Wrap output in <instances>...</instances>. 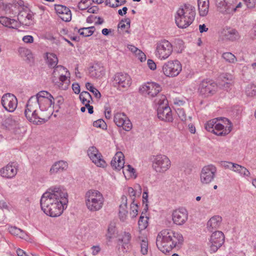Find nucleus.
<instances>
[{"mask_svg": "<svg viewBox=\"0 0 256 256\" xmlns=\"http://www.w3.org/2000/svg\"><path fill=\"white\" fill-rule=\"evenodd\" d=\"M68 197L67 192L62 188H50L41 197V208L48 216H58L67 207Z\"/></svg>", "mask_w": 256, "mask_h": 256, "instance_id": "obj_1", "label": "nucleus"}, {"mask_svg": "<svg viewBox=\"0 0 256 256\" xmlns=\"http://www.w3.org/2000/svg\"><path fill=\"white\" fill-rule=\"evenodd\" d=\"M54 104V98L50 93L47 91H40L36 96H32L29 98L24 111L25 116L30 122L40 124L44 122V120L38 116L36 113L38 107L42 111H46Z\"/></svg>", "mask_w": 256, "mask_h": 256, "instance_id": "obj_2", "label": "nucleus"}, {"mask_svg": "<svg viewBox=\"0 0 256 256\" xmlns=\"http://www.w3.org/2000/svg\"><path fill=\"white\" fill-rule=\"evenodd\" d=\"M184 238L181 234L171 230H164L160 232L156 240V244L164 254L169 252L174 248H180Z\"/></svg>", "mask_w": 256, "mask_h": 256, "instance_id": "obj_3", "label": "nucleus"}, {"mask_svg": "<svg viewBox=\"0 0 256 256\" xmlns=\"http://www.w3.org/2000/svg\"><path fill=\"white\" fill-rule=\"evenodd\" d=\"M196 14L195 7L190 4H186L177 10L175 15L176 24L180 28H186L194 22Z\"/></svg>", "mask_w": 256, "mask_h": 256, "instance_id": "obj_4", "label": "nucleus"}, {"mask_svg": "<svg viewBox=\"0 0 256 256\" xmlns=\"http://www.w3.org/2000/svg\"><path fill=\"white\" fill-rule=\"evenodd\" d=\"M104 198L98 190H90L85 195V203L87 208L91 212L98 211L103 206Z\"/></svg>", "mask_w": 256, "mask_h": 256, "instance_id": "obj_5", "label": "nucleus"}, {"mask_svg": "<svg viewBox=\"0 0 256 256\" xmlns=\"http://www.w3.org/2000/svg\"><path fill=\"white\" fill-rule=\"evenodd\" d=\"M173 52L172 46L166 40H162L157 42L154 54L160 60L167 59Z\"/></svg>", "mask_w": 256, "mask_h": 256, "instance_id": "obj_6", "label": "nucleus"}, {"mask_svg": "<svg viewBox=\"0 0 256 256\" xmlns=\"http://www.w3.org/2000/svg\"><path fill=\"white\" fill-rule=\"evenodd\" d=\"M112 86L120 91H124L132 84L130 76L126 73L118 72L114 75L112 80Z\"/></svg>", "mask_w": 256, "mask_h": 256, "instance_id": "obj_7", "label": "nucleus"}, {"mask_svg": "<svg viewBox=\"0 0 256 256\" xmlns=\"http://www.w3.org/2000/svg\"><path fill=\"white\" fill-rule=\"evenodd\" d=\"M182 70V64L178 60L168 61L162 66L163 74L166 76L170 78L178 76Z\"/></svg>", "mask_w": 256, "mask_h": 256, "instance_id": "obj_8", "label": "nucleus"}, {"mask_svg": "<svg viewBox=\"0 0 256 256\" xmlns=\"http://www.w3.org/2000/svg\"><path fill=\"white\" fill-rule=\"evenodd\" d=\"M216 119L213 133L218 136H226L232 130V124L230 121L225 118Z\"/></svg>", "mask_w": 256, "mask_h": 256, "instance_id": "obj_9", "label": "nucleus"}, {"mask_svg": "<svg viewBox=\"0 0 256 256\" xmlns=\"http://www.w3.org/2000/svg\"><path fill=\"white\" fill-rule=\"evenodd\" d=\"M217 90L216 84L212 80H204L200 84L198 92L203 98L210 96L214 94Z\"/></svg>", "mask_w": 256, "mask_h": 256, "instance_id": "obj_10", "label": "nucleus"}, {"mask_svg": "<svg viewBox=\"0 0 256 256\" xmlns=\"http://www.w3.org/2000/svg\"><path fill=\"white\" fill-rule=\"evenodd\" d=\"M171 162L165 155L159 154L154 156L152 162V168L157 172L163 173L168 170Z\"/></svg>", "mask_w": 256, "mask_h": 256, "instance_id": "obj_11", "label": "nucleus"}, {"mask_svg": "<svg viewBox=\"0 0 256 256\" xmlns=\"http://www.w3.org/2000/svg\"><path fill=\"white\" fill-rule=\"evenodd\" d=\"M216 168L212 164L204 166L201 170L200 175L201 182L207 184L212 182L216 176Z\"/></svg>", "mask_w": 256, "mask_h": 256, "instance_id": "obj_12", "label": "nucleus"}, {"mask_svg": "<svg viewBox=\"0 0 256 256\" xmlns=\"http://www.w3.org/2000/svg\"><path fill=\"white\" fill-rule=\"evenodd\" d=\"M162 90L160 85L154 82H148L141 86L139 88L140 92L143 95L148 96L150 98L156 96Z\"/></svg>", "mask_w": 256, "mask_h": 256, "instance_id": "obj_13", "label": "nucleus"}, {"mask_svg": "<svg viewBox=\"0 0 256 256\" xmlns=\"http://www.w3.org/2000/svg\"><path fill=\"white\" fill-rule=\"evenodd\" d=\"M1 103L6 110L12 112L17 107L18 100L16 98L13 94L7 93L2 96Z\"/></svg>", "mask_w": 256, "mask_h": 256, "instance_id": "obj_14", "label": "nucleus"}, {"mask_svg": "<svg viewBox=\"0 0 256 256\" xmlns=\"http://www.w3.org/2000/svg\"><path fill=\"white\" fill-rule=\"evenodd\" d=\"M88 155L96 166L104 168L106 166V162L102 158V154L94 146L90 147L88 150Z\"/></svg>", "mask_w": 256, "mask_h": 256, "instance_id": "obj_15", "label": "nucleus"}, {"mask_svg": "<svg viewBox=\"0 0 256 256\" xmlns=\"http://www.w3.org/2000/svg\"><path fill=\"white\" fill-rule=\"evenodd\" d=\"M114 121L118 127H122L126 131H130L132 128V124L124 113L118 112L115 114Z\"/></svg>", "mask_w": 256, "mask_h": 256, "instance_id": "obj_16", "label": "nucleus"}, {"mask_svg": "<svg viewBox=\"0 0 256 256\" xmlns=\"http://www.w3.org/2000/svg\"><path fill=\"white\" fill-rule=\"evenodd\" d=\"M210 250L216 252L224 242V236L221 231H216L212 233L210 239Z\"/></svg>", "mask_w": 256, "mask_h": 256, "instance_id": "obj_17", "label": "nucleus"}, {"mask_svg": "<svg viewBox=\"0 0 256 256\" xmlns=\"http://www.w3.org/2000/svg\"><path fill=\"white\" fill-rule=\"evenodd\" d=\"M172 216V220L175 224L182 225L187 220L188 214L186 209L182 208L174 210Z\"/></svg>", "mask_w": 256, "mask_h": 256, "instance_id": "obj_18", "label": "nucleus"}, {"mask_svg": "<svg viewBox=\"0 0 256 256\" xmlns=\"http://www.w3.org/2000/svg\"><path fill=\"white\" fill-rule=\"evenodd\" d=\"M157 114L159 119L164 122H172L173 120L172 110L169 106H158Z\"/></svg>", "mask_w": 256, "mask_h": 256, "instance_id": "obj_19", "label": "nucleus"}, {"mask_svg": "<svg viewBox=\"0 0 256 256\" xmlns=\"http://www.w3.org/2000/svg\"><path fill=\"white\" fill-rule=\"evenodd\" d=\"M18 20L20 25L30 26L33 24V15L26 10L20 11L18 14Z\"/></svg>", "mask_w": 256, "mask_h": 256, "instance_id": "obj_20", "label": "nucleus"}, {"mask_svg": "<svg viewBox=\"0 0 256 256\" xmlns=\"http://www.w3.org/2000/svg\"><path fill=\"white\" fill-rule=\"evenodd\" d=\"M55 10L58 16L64 22H70L72 18V14L70 10L66 6L56 5Z\"/></svg>", "mask_w": 256, "mask_h": 256, "instance_id": "obj_21", "label": "nucleus"}, {"mask_svg": "<svg viewBox=\"0 0 256 256\" xmlns=\"http://www.w3.org/2000/svg\"><path fill=\"white\" fill-rule=\"evenodd\" d=\"M46 63L48 66L51 68H54L53 74H55L56 70H65V68L62 66H57L58 63V58L56 56L52 53H46Z\"/></svg>", "mask_w": 256, "mask_h": 256, "instance_id": "obj_22", "label": "nucleus"}, {"mask_svg": "<svg viewBox=\"0 0 256 256\" xmlns=\"http://www.w3.org/2000/svg\"><path fill=\"white\" fill-rule=\"evenodd\" d=\"M89 76L92 78H98L104 74V69L100 63L94 64L88 69Z\"/></svg>", "mask_w": 256, "mask_h": 256, "instance_id": "obj_23", "label": "nucleus"}, {"mask_svg": "<svg viewBox=\"0 0 256 256\" xmlns=\"http://www.w3.org/2000/svg\"><path fill=\"white\" fill-rule=\"evenodd\" d=\"M123 154L120 152H116L110 162L112 167L116 170H120L124 168V164Z\"/></svg>", "mask_w": 256, "mask_h": 256, "instance_id": "obj_24", "label": "nucleus"}, {"mask_svg": "<svg viewBox=\"0 0 256 256\" xmlns=\"http://www.w3.org/2000/svg\"><path fill=\"white\" fill-rule=\"evenodd\" d=\"M17 174V169L15 166L8 164L0 170V176L4 178H13Z\"/></svg>", "mask_w": 256, "mask_h": 256, "instance_id": "obj_25", "label": "nucleus"}, {"mask_svg": "<svg viewBox=\"0 0 256 256\" xmlns=\"http://www.w3.org/2000/svg\"><path fill=\"white\" fill-rule=\"evenodd\" d=\"M222 218L219 216H214L211 218L207 223V228L208 231L212 232L218 228L220 226Z\"/></svg>", "mask_w": 256, "mask_h": 256, "instance_id": "obj_26", "label": "nucleus"}, {"mask_svg": "<svg viewBox=\"0 0 256 256\" xmlns=\"http://www.w3.org/2000/svg\"><path fill=\"white\" fill-rule=\"evenodd\" d=\"M0 23L4 26L11 28L16 29L19 28V22L17 20L6 16L0 17Z\"/></svg>", "mask_w": 256, "mask_h": 256, "instance_id": "obj_27", "label": "nucleus"}, {"mask_svg": "<svg viewBox=\"0 0 256 256\" xmlns=\"http://www.w3.org/2000/svg\"><path fill=\"white\" fill-rule=\"evenodd\" d=\"M198 5L200 16H206L209 10V0H198Z\"/></svg>", "mask_w": 256, "mask_h": 256, "instance_id": "obj_28", "label": "nucleus"}, {"mask_svg": "<svg viewBox=\"0 0 256 256\" xmlns=\"http://www.w3.org/2000/svg\"><path fill=\"white\" fill-rule=\"evenodd\" d=\"M68 163L64 160H60L56 162L51 167L50 172L51 174H55L58 172H61L66 170L68 168Z\"/></svg>", "mask_w": 256, "mask_h": 256, "instance_id": "obj_29", "label": "nucleus"}, {"mask_svg": "<svg viewBox=\"0 0 256 256\" xmlns=\"http://www.w3.org/2000/svg\"><path fill=\"white\" fill-rule=\"evenodd\" d=\"M218 10L222 14H229L230 12V6L226 0H214Z\"/></svg>", "mask_w": 256, "mask_h": 256, "instance_id": "obj_30", "label": "nucleus"}, {"mask_svg": "<svg viewBox=\"0 0 256 256\" xmlns=\"http://www.w3.org/2000/svg\"><path fill=\"white\" fill-rule=\"evenodd\" d=\"M222 34L225 39L231 41L238 40L240 38L238 32L234 29L229 28L224 30Z\"/></svg>", "mask_w": 256, "mask_h": 256, "instance_id": "obj_31", "label": "nucleus"}, {"mask_svg": "<svg viewBox=\"0 0 256 256\" xmlns=\"http://www.w3.org/2000/svg\"><path fill=\"white\" fill-rule=\"evenodd\" d=\"M8 232L22 239L26 240L28 238V235L26 232L16 226L9 227Z\"/></svg>", "mask_w": 256, "mask_h": 256, "instance_id": "obj_32", "label": "nucleus"}, {"mask_svg": "<svg viewBox=\"0 0 256 256\" xmlns=\"http://www.w3.org/2000/svg\"><path fill=\"white\" fill-rule=\"evenodd\" d=\"M19 6L17 4H4L2 8L5 11L6 13L8 14H16L18 10V8Z\"/></svg>", "mask_w": 256, "mask_h": 256, "instance_id": "obj_33", "label": "nucleus"}, {"mask_svg": "<svg viewBox=\"0 0 256 256\" xmlns=\"http://www.w3.org/2000/svg\"><path fill=\"white\" fill-rule=\"evenodd\" d=\"M122 204L120 206V210H119V216L120 219L122 221H124L126 218V214L128 213V211L126 210H124L122 211V208H124L126 207V202L127 198L126 196H123L122 197Z\"/></svg>", "mask_w": 256, "mask_h": 256, "instance_id": "obj_34", "label": "nucleus"}, {"mask_svg": "<svg viewBox=\"0 0 256 256\" xmlns=\"http://www.w3.org/2000/svg\"><path fill=\"white\" fill-rule=\"evenodd\" d=\"M80 99L82 104L86 106L87 104H90V102L92 101V97L90 94L86 91L82 92L79 96Z\"/></svg>", "mask_w": 256, "mask_h": 256, "instance_id": "obj_35", "label": "nucleus"}, {"mask_svg": "<svg viewBox=\"0 0 256 256\" xmlns=\"http://www.w3.org/2000/svg\"><path fill=\"white\" fill-rule=\"evenodd\" d=\"M148 220V218L144 216V212H142L138 222V228L140 230H144L147 228Z\"/></svg>", "mask_w": 256, "mask_h": 256, "instance_id": "obj_36", "label": "nucleus"}, {"mask_svg": "<svg viewBox=\"0 0 256 256\" xmlns=\"http://www.w3.org/2000/svg\"><path fill=\"white\" fill-rule=\"evenodd\" d=\"M94 30L95 28L94 26H90L88 28H80L78 30V32L81 36L88 37L92 36Z\"/></svg>", "mask_w": 256, "mask_h": 256, "instance_id": "obj_37", "label": "nucleus"}, {"mask_svg": "<svg viewBox=\"0 0 256 256\" xmlns=\"http://www.w3.org/2000/svg\"><path fill=\"white\" fill-rule=\"evenodd\" d=\"M126 0H106V4L111 8H116L126 4Z\"/></svg>", "mask_w": 256, "mask_h": 256, "instance_id": "obj_38", "label": "nucleus"}, {"mask_svg": "<svg viewBox=\"0 0 256 256\" xmlns=\"http://www.w3.org/2000/svg\"><path fill=\"white\" fill-rule=\"evenodd\" d=\"M122 172L124 176L127 174H130V176L132 177L134 176V178H136V175L135 174L136 170H135L130 164L127 166H124V168H122ZM126 177V176H125Z\"/></svg>", "mask_w": 256, "mask_h": 256, "instance_id": "obj_39", "label": "nucleus"}, {"mask_svg": "<svg viewBox=\"0 0 256 256\" xmlns=\"http://www.w3.org/2000/svg\"><path fill=\"white\" fill-rule=\"evenodd\" d=\"M222 57L226 62L230 63H234L237 60L234 55L229 52H224L222 54Z\"/></svg>", "mask_w": 256, "mask_h": 256, "instance_id": "obj_40", "label": "nucleus"}, {"mask_svg": "<svg viewBox=\"0 0 256 256\" xmlns=\"http://www.w3.org/2000/svg\"><path fill=\"white\" fill-rule=\"evenodd\" d=\"M86 89L92 92L96 98H99L101 97L100 92L92 85L90 82H86Z\"/></svg>", "mask_w": 256, "mask_h": 256, "instance_id": "obj_41", "label": "nucleus"}, {"mask_svg": "<svg viewBox=\"0 0 256 256\" xmlns=\"http://www.w3.org/2000/svg\"><path fill=\"white\" fill-rule=\"evenodd\" d=\"M246 94L248 96H254L256 95V86L254 84H248L246 90Z\"/></svg>", "mask_w": 256, "mask_h": 256, "instance_id": "obj_42", "label": "nucleus"}, {"mask_svg": "<svg viewBox=\"0 0 256 256\" xmlns=\"http://www.w3.org/2000/svg\"><path fill=\"white\" fill-rule=\"evenodd\" d=\"M216 121V119L214 118L208 122L207 123L205 124V128L206 130L208 132L213 133L214 130V126Z\"/></svg>", "mask_w": 256, "mask_h": 256, "instance_id": "obj_43", "label": "nucleus"}, {"mask_svg": "<svg viewBox=\"0 0 256 256\" xmlns=\"http://www.w3.org/2000/svg\"><path fill=\"white\" fill-rule=\"evenodd\" d=\"M131 238V236L130 233L124 232L122 240L123 242V247L124 248H126V247L128 248V244Z\"/></svg>", "mask_w": 256, "mask_h": 256, "instance_id": "obj_44", "label": "nucleus"}, {"mask_svg": "<svg viewBox=\"0 0 256 256\" xmlns=\"http://www.w3.org/2000/svg\"><path fill=\"white\" fill-rule=\"evenodd\" d=\"M93 126L96 128H101L103 130L106 128L107 126L106 122L102 119L96 120L93 123Z\"/></svg>", "mask_w": 256, "mask_h": 256, "instance_id": "obj_45", "label": "nucleus"}, {"mask_svg": "<svg viewBox=\"0 0 256 256\" xmlns=\"http://www.w3.org/2000/svg\"><path fill=\"white\" fill-rule=\"evenodd\" d=\"M141 252L142 254L145 255L148 252V242L146 240H142L140 243Z\"/></svg>", "mask_w": 256, "mask_h": 256, "instance_id": "obj_46", "label": "nucleus"}, {"mask_svg": "<svg viewBox=\"0 0 256 256\" xmlns=\"http://www.w3.org/2000/svg\"><path fill=\"white\" fill-rule=\"evenodd\" d=\"M157 104L158 106H168V101L166 98V96L164 95H161L159 99L158 100Z\"/></svg>", "mask_w": 256, "mask_h": 256, "instance_id": "obj_47", "label": "nucleus"}, {"mask_svg": "<svg viewBox=\"0 0 256 256\" xmlns=\"http://www.w3.org/2000/svg\"><path fill=\"white\" fill-rule=\"evenodd\" d=\"M138 206L135 204L134 201L130 204V214L132 217H136L138 214Z\"/></svg>", "mask_w": 256, "mask_h": 256, "instance_id": "obj_48", "label": "nucleus"}, {"mask_svg": "<svg viewBox=\"0 0 256 256\" xmlns=\"http://www.w3.org/2000/svg\"><path fill=\"white\" fill-rule=\"evenodd\" d=\"M126 23L128 27H130V20L129 18H126L124 20H122L118 24V28H120L121 29H124L126 27V25L124 24V22Z\"/></svg>", "mask_w": 256, "mask_h": 256, "instance_id": "obj_49", "label": "nucleus"}, {"mask_svg": "<svg viewBox=\"0 0 256 256\" xmlns=\"http://www.w3.org/2000/svg\"><path fill=\"white\" fill-rule=\"evenodd\" d=\"M176 112L182 121H186V116L184 110L183 108H178Z\"/></svg>", "mask_w": 256, "mask_h": 256, "instance_id": "obj_50", "label": "nucleus"}, {"mask_svg": "<svg viewBox=\"0 0 256 256\" xmlns=\"http://www.w3.org/2000/svg\"><path fill=\"white\" fill-rule=\"evenodd\" d=\"M221 165L225 168H228L233 170L235 164L230 162L224 161L222 162Z\"/></svg>", "mask_w": 256, "mask_h": 256, "instance_id": "obj_51", "label": "nucleus"}, {"mask_svg": "<svg viewBox=\"0 0 256 256\" xmlns=\"http://www.w3.org/2000/svg\"><path fill=\"white\" fill-rule=\"evenodd\" d=\"M142 201H143V204H146V206H145V208H144V210H148V192L146 191H145L143 193V194H142Z\"/></svg>", "mask_w": 256, "mask_h": 256, "instance_id": "obj_52", "label": "nucleus"}, {"mask_svg": "<svg viewBox=\"0 0 256 256\" xmlns=\"http://www.w3.org/2000/svg\"><path fill=\"white\" fill-rule=\"evenodd\" d=\"M147 64L149 68L152 70H154L156 68V63L152 60L148 59L147 62Z\"/></svg>", "mask_w": 256, "mask_h": 256, "instance_id": "obj_53", "label": "nucleus"}, {"mask_svg": "<svg viewBox=\"0 0 256 256\" xmlns=\"http://www.w3.org/2000/svg\"><path fill=\"white\" fill-rule=\"evenodd\" d=\"M22 40L26 43L30 44L33 42L34 38L32 36L27 35L23 37Z\"/></svg>", "mask_w": 256, "mask_h": 256, "instance_id": "obj_54", "label": "nucleus"}, {"mask_svg": "<svg viewBox=\"0 0 256 256\" xmlns=\"http://www.w3.org/2000/svg\"><path fill=\"white\" fill-rule=\"evenodd\" d=\"M128 192L130 196L132 197V200L134 202V199L136 197V192L134 189L131 187H130L128 189Z\"/></svg>", "mask_w": 256, "mask_h": 256, "instance_id": "obj_55", "label": "nucleus"}, {"mask_svg": "<svg viewBox=\"0 0 256 256\" xmlns=\"http://www.w3.org/2000/svg\"><path fill=\"white\" fill-rule=\"evenodd\" d=\"M127 48L132 52L136 54H138V50H140L138 49L137 48L134 46L131 45V44L128 45Z\"/></svg>", "mask_w": 256, "mask_h": 256, "instance_id": "obj_56", "label": "nucleus"}, {"mask_svg": "<svg viewBox=\"0 0 256 256\" xmlns=\"http://www.w3.org/2000/svg\"><path fill=\"white\" fill-rule=\"evenodd\" d=\"M250 174L248 170L244 166V168H242L240 175L243 176L248 177L250 176Z\"/></svg>", "mask_w": 256, "mask_h": 256, "instance_id": "obj_57", "label": "nucleus"}, {"mask_svg": "<svg viewBox=\"0 0 256 256\" xmlns=\"http://www.w3.org/2000/svg\"><path fill=\"white\" fill-rule=\"evenodd\" d=\"M245 2L248 8H253L255 6V0H245Z\"/></svg>", "mask_w": 256, "mask_h": 256, "instance_id": "obj_58", "label": "nucleus"}, {"mask_svg": "<svg viewBox=\"0 0 256 256\" xmlns=\"http://www.w3.org/2000/svg\"><path fill=\"white\" fill-rule=\"evenodd\" d=\"M72 88L75 94H78L80 92V86L78 84H72Z\"/></svg>", "mask_w": 256, "mask_h": 256, "instance_id": "obj_59", "label": "nucleus"}, {"mask_svg": "<svg viewBox=\"0 0 256 256\" xmlns=\"http://www.w3.org/2000/svg\"><path fill=\"white\" fill-rule=\"evenodd\" d=\"M92 254L96 255L100 250V248L98 246H94L92 247Z\"/></svg>", "mask_w": 256, "mask_h": 256, "instance_id": "obj_60", "label": "nucleus"}, {"mask_svg": "<svg viewBox=\"0 0 256 256\" xmlns=\"http://www.w3.org/2000/svg\"><path fill=\"white\" fill-rule=\"evenodd\" d=\"M54 101H56V104L60 106L61 104H62L64 102V98L61 96H58L55 98H54Z\"/></svg>", "mask_w": 256, "mask_h": 256, "instance_id": "obj_61", "label": "nucleus"}, {"mask_svg": "<svg viewBox=\"0 0 256 256\" xmlns=\"http://www.w3.org/2000/svg\"><path fill=\"white\" fill-rule=\"evenodd\" d=\"M136 55L138 56V58L141 62H144L146 60V56L142 51L138 50V52Z\"/></svg>", "mask_w": 256, "mask_h": 256, "instance_id": "obj_62", "label": "nucleus"}, {"mask_svg": "<svg viewBox=\"0 0 256 256\" xmlns=\"http://www.w3.org/2000/svg\"><path fill=\"white\" fill-rule=\"evenodd\" d=\"M114 227L110 225L109 226L108 229V237L110 238H112V234L114 233Z\"/></svg>", "mask_w": 256, "mask_h": 256, "instance_id": "obj_63", "label": "nucleus"}, {"mask_svg": "<svg viewBox=\"0 0 256 256\" xmlns=\"http://www.w3.org/2000/svg\"><path fill=\"white\" fill-rule=\"evenodd\" d=\"M244 168L243 166H242L240 164H235V166H234V167L232 171L238 172L240 174L242 172V168Z\"/></svg>", "mask_w": 256, "mask_h": 256, "instance_id": "obj_64", "label": "nucleus"}]
</instances>
